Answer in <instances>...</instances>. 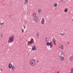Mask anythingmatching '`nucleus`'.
Returning a JSON list of instances; mask_svg holds the SVG:
<instances>
[{
    "label": "nucleus",
    "mask_w": 73,
    "mask_h": 73,
    "mask_svg": "<svg viewBox=\"0 0 73 73\" xmlns=\"http://www.w3.org/2000/svg\"><path fill=\"white\" fill-rule=\"evenodd\" d=\"M9 42H10L11 43L13 42V41H14V37L13 36H12L10 37L9 39Z\"/></svg>",
    "instance_id": "1"
},
{
    "label": "nucleus",
    "mask_w": 73,
    "mask_h": 73,
    "mask_svg": "<svg viewBox=\"0 0 73 73\" xmlns=\"http://www.w3.org/2000/svg\"><path fill=\"white\" fill-rule=\"evenodd\" d=\"M30 64L32 66H34L35 65V61L34 60H32L30 62Z\"/></svg>",
    "instance_id": "2"
},
{
    "label": "nucleus",
    "mask_w": 73,
    "mask_h": 73,
    "mask_svg": "<svg viewBox=\"0 0 73 73\" xmlns=\"http://www.w3.org/2000/svg\"><path fill=\"white\" fill-rule=\"evenodd\" d=\"M32 43L33 44H34L35 43V42H34V40L33 39V38H32L31 39L30 41L28 42V45H30V44H31Z\"/></svg>",
    "instance_id": "3"
},
{
    "label": "nucleus",
    "mask_w": 73,
    "mask_h": 73,
    "mask_svg": "<svg viewBox=\"0 0 73 73\" xmlns=\"http://www.w3.org/2000/svg\"><path fill=\"white\" fill-rule=\"evenodd\" d=\"M38 20V17L36 16L34 18V20L35 21H37Z\"/></svg>",
    "instance_id": "4"
},
{
    "label": "nucleus",
    "mask_w": 73,
    "mask_h": 73,
    "mask_svg": "<svg viewBox=\"0 0 73 73\" xmlns=\"http://www.w3.org/2000/svg\"><path fill=\"white\" fill-rule=\"evenodd\" d=\"M41 24H42V25H44L45 24V19H42V20L41 21Z\"/></svg>",
    "instance_id": "5"
},
{
    "label": "nucleus",
    "mask_w": 73,
    "mask_h": 73,
    "mask_svg": "<svg viewBox=\"0 0 73 73\" xmlns=\"http://www.w3.org/2000/svg\"><path fill=\"white\" fill-rule=\"evenodd\" d=\"M32 50H36V46L34 45L33 46Z\"/></svg>",
    "instance_id": "6"
},
{
    "label": "nucleus",
    "mask_w": 73,
    "mask_h": 73,
    "mask_svg": "<svg viewBox=\"0 0 73 73\" xmlns=\"http://www.w3.org/2000/svg\"><path fill=\"white\" fill-rule=\"evenodd\" d=\"M56 39H54V38L52 40V42L53 44H54V45H56Z\"/></svg>",
    "instance_id": "7"
},
{
    "label": "nucleus",
    "mask_w": 73,
    "mask_h": 73,
    "mask_svg": "<svg viewBox=\"0 0 73 73\" xmlns=\"http://www.w3.org/2000/svg\"><path fill=\"white\" fill-rule=\"evenodd\" d=\"M70 61H72L73 60V55H72L70 57Z\"/></svg>",
    "instance_id": "8"
},
{
    "label": "nucleus",
    "mask_w": 73,
    "mask_h": 73,
    "mask_svg": "<svg viewBox=\"0 0 73 73\" xmlns=\"http://www.w3.org/2000/svg\"><path fill=\"white\" fill-rule=\"evenodd\" d=\"M45 40L46 42H48V41H49V38L48 37H46Z\"/></svg>",
    "instance_id": "9"
},
{
    "label": "nucleus",
    "mask_w": 73,
    "mask_h": 73,
    "mask_svg": "<svg viewBox=\"0 0 73 73\" xmlns=\"http://www.w3.org/2000/svg\"><path fill=\"white\" fill-rule=\"evenodd\" d=\"M25 4H26L27 5H28V0H25Z\"/></svg>",
    "instance_id": "10"
},
{
    "label": "nucleus",
    "mask_w": 73,
    "mask_h": 73,
    "mask_svg": "<svg viewBox=\"0 0 73 73\" xmlns=\"http://www.w3.org/2000/svg\"><path fill=\"white\" fill-rule=\"evenodd\" d=\"M40 35V33L39 32H38L36 34V36L37 37H39V35Z\"/></svg>",
    "instance_id": "11"
},
{
    "label": "nucleus",
    "mask_w": 73,
    "mask_h": 73,
    "mask_svg": "<svg viewBox=\"0 0 73 73\" xmlns=\"http://www.w3.org/2000/svg\"><path fill=\"white\" fill-rule=\"evenodd\" d=\"M9 68L10 69H11V68H12V64H10L9 65Z\"/></svg>",
    "instance_id": "12"
},
{
    "label": "nucleus",
    "mask_w": 73,
    "mask_h": 73,
    "mask_svg": "<svg viewBox=\"0 0 73 73\" xmlns=\"http://www.w3.org/2000/svg\"><path fill=\"white\" fill-rule=\"evenodd\" d=\"M38 13L39 14H40V13H41V10L40 9H39V11H38Z\"/></svg>",
    "instance_id": "13"
},
{
    "label": "nucleus",
    "mask_w": 73,
    "mask_h": 73,
    "mask_svg": "<svg viewBox=\"0 0 73 73\" xmlns=\"http://www.w3.org/2000/svg\"><path fill=\"white\" fill-rule=\"evenodd\" d=\"M11 68H12V70H14L15 69V66L13 65L12 66Z\"/></svg>",
    "instance_id": "14"
},
{
    "label": "nucleus",
    "mask_w": 73,
    "mask_h": 73,
    "mask_svg": "<svg viewBox=\"0 0 73 73\" xmlns=\"http://www.w3.org/2000/svg\"><path fill=\"white\" fill-rule=\"evenodd\" d=\"M64 57L63 56H61L60 58V60H62V61H63L64 60Z\"/></svg>",
    "instance_id": "15"
},
{
    "label": "nucleus",
    "mask_w": 73,
    "mask_h": 73,
    "mask_svg": "<svg viewBox=\"0 0 73 73\" xmlns=\"http://www.w3.org/2000/svg\"><path fill=\"white\" fill-rule=\"evenodd\" d=\"M46 45H47V46H49L50 45V43H49V42H47L46 43Z\"/></svg>",
    "instance_id": "16"
},
{
    "label": "nucleus",
    "mask_w": 73,
    "mask_h": 73,
    "mask_svg": "<svg viewBox=\"0 0 73 73\" xmlns=\"http://www.w3.org/2000/svg\"><path fill=\"white\" fill-rule=\"evenodd\" d=\"M60 48L62 49H64V47H63V46L62 45L61 46H60Z\"/></svg>",
    "instance_id": "17"
},
{
    "label": "nucleus",
    "mask_w": 73,
    "mask_h": 73,
    "mask_svg": "<svg viewBox=\"0 0 73 73\" xmlns=\"http://www.w3.org/2000/svg\"><path fill=\"white\" fill-rule=\"evenodd\" d=\"M57 3H55L54 5V6L55 7H56V6H57Z\"/></svg>",
    "instance_id": "18"
},
{
    "label": "nucleus",
    "mask_w": 73,
    "mask_h": 73,
    "mask_svg": "<svg viewBox=\"0 0 73 73\" xmlns=\"http://www.w3.org/2000/svg\"><path fill=\"white\" fill-rule=\"evenodd\" d=\"M69 73H73V69H71V72Z\"/></svg>",
    "instance_id": "19"
},
{
    "label": "nucleus",
    "mask_w": 73,
    "mask_h": 73,
    "mask_svg": "<svg viewBox=\"0 0 73 73\" xmlns=\"http://www.w3.org/2000/svg\"><path fill=\"white\" fill-rule=\"evenodd\" d=\"M67 11H68V9H65L64 10L65 12H67Z\"/></svg>",
    "instance_id": "20"
},
{
    "label": "nucleus",
    "mask_w": 73,
    "mask_h": 73,
    "mask_svg": "<svg viewBox=\"0 0 73 73\" xmlns=\"http://www.w3.org/2000/svg\"><path fill=\"white\" fill-rule=\"evenodd\" d=\"M33 16L34 17H35L36 16V14L35 13H34L33 15Z\"/></svg>",
    "instance_id": "21"
},
{
    "label": "nucleus",
    "mask_w": 73,
    "mask_h": 73,
    "mask_svg": "<svg viewBox=\"0 0 73 73\" xmlns=\"http://www.w3.org/2000/svg\"><path fill=\"white\" fill-rule=\"evenodd\" d=\"M2 28V25L0 24V29H1Z\"/></svg>",
    "instance_id": "22"
},
{
    "label": "nucleus",
    "mask_w": 73,
    "mask_h": 73,
    "mask_svg": "<svg viewBox=\"0 0 73 73\" xmlns=\"http://www.w3.org/2000/svg\"><path fill=\"white\" fill-rule=\"evenodd\" d=\"M50 48H52V46H53V44H50Z\"/></svg>",
    "instance_id": "23"
},
{
    "label": "nucleus",
    "mask_w": 73,
    "mask_h": 73,
    "mask_svg": "<svg viewBox=\"0 0 73 73\" xmlns=\"http://www.w3.org/2000/svg\"><path fill=\"white\" fill-rule=\"evenodd\" d=\"M22 33L24 32V29H22Z\"/></svg>",
    "instance_id": "24"
},
{
    "label": "nucleus",
    "mask_w": 73,
    "mask_h": 73,
    "mask_svg": "<svg viewBox=\"0 0 73 73\" xmlns=\"http://www.w3.org/2000/svg\"><path fill=\"white\" fill-rule=\"evenodd\" d=\"M61 36H63V35H64V34L61 33Z\"/></svg>",
    "instance_id": "25"
},
{
    "label": "nucleus",
    "mask_w": 73,
    "mask_h": 73,
    "mask_svg": "<svg viewBox=\"0 0 73 73\" xmlns=\"http://www.w3.org/2000/svg\"><path fill=\"white\" fill-rule=\"evenodd\" d=\"M50 44H52V42H50Z\"/></svg>",
    "instance_id": "26"
},
{
    "label": "nucleus",
    "mask_w": 73,
    "mask_h": 73,
    "mask_svg": "<svg viewBox=\"0 0 73 73\" xmlns=\"http://www.w3.org/2000/svg\"><path fill=\"white\" fill-rule=\"evenodd\" d=\"M63 0H60V2H61L62 3V2H63Z\"/></svg>",
    "instance_id": "27"
},
{
    "label": "nucleus",
    "mask_w": 73,
    "mask_h": 73,
    "mask_svg": "<svg viewBox=\"0 0 73 73\" xmlns=\"http://www.w3.org/2000/svg\"><path fill=\"white\" fill-rule=\"evenodd\" d=\"M3 34H1V37H3Z\"/></svg>",
    "instance_id": "28"
},
{
    "label": "nucleus",
    "mask_w": 73,
    "mask_h": 73,
    "mask_svg": "<svg viewBox=\"0 0 73 73\" xmlns=\"http://www.w3.org/2000/svg\"><path fill=\"white\" fill-rule=\"evenodd\" d=\"M63 54V53L62 52L61 54V56H62Z\"/></svg>",
    "instance_id": "29"
},
{
    "label": "nucleus",
    "mask_w": 73,
    "mask_h": 73,
    "mask_svg": "<svg viewBox=\"0 0 73 73\" xmlns=\"http://www.w3.org/2000/svg\"><path fill=\"white\" fill-rule=\"evenodd\" d=\"M24 29H25V26H24Z\"/></svg>",
    "instance_id": "30"
},
{
    "label": "nucleus",
    "mask_w": 73,
    "mask_h": 73,
    "mask_svg": "<svg viewBox=\"0 0 73 73\" xmlns=\"http://www.w3.org/2000/svg\"><path fill=\"white\" fill-rule=\"evenodd\" d=\"M1 24L2 25H3L4 24V23H1Z\"/></svg>",
    "instance_id": "31"
},
{
    "label": "nucleus",
    "mask_w": 73,
    "mask_h": 73,
    "mask_svg": "<svg viewBox=\"0 0 73 73\" xmlns=\"http://www.w3.org/2000/svg\"><path fill=\"white\" fill-rule=\"evenodd\" d=\"M9 16H10V17H11V16H12V15H9Z\"/></svg>",
    "instance_id": "32"
},
{
    "label": "nucleus",
    "mask_w": 73,
    "mask_h": 73,
    "mask_svg": "<svg viewBox=\"0 0 73 73\" xmlns=\"http://www.w3.org/2000/svg\"><path fill=\"white\" fill-rule=\"evenodd\" d=\"M57 73H60V72H59V71H58L57 72Z\"/></svg>",
    "instance_id": "33"
},
{
    "label": "nucleus",
    "mask_w": 73,
    "mask_h": 73,
    "mask_svg": "<svg viewBox=\"0 0 73 73\" xmlns=\"http://www.w3.org/2000/svg\"><path fill=\"white\" fill-rule=\"evenodd\" d=\"M0 70H1V71H3V70H2V69H0Z\"/></svg>",
    "instance_id": "34"
},
{
    "label": "nucleus",
    "mask_w": 73,
    "mask_h": 73,
    "mask_svg": "<svg viewBox=\"0 0 73 73\" xmlns=\"http://www.w3.org/2000/svg\"><path fill=\"white\" fill-rule=\"evenodd\" d=\"M68 44H69V42H68Z\"/></svg>",
    "instance_id": "35"
},
{
    "label": "nucleus",
    "mask_w": 73,
    "mask_h": 73,
    "mask_svg": "<svg viewBox=\"0 0 73 73\" xmlns=\"http://www.w3.org/2000/svg\"><path fill=\"white\" fill-rule=\"evenodd\" d=\"M67 1H68V0H67Z\"/></svg>",
    "instance_id": "36"
}]
</instances>
